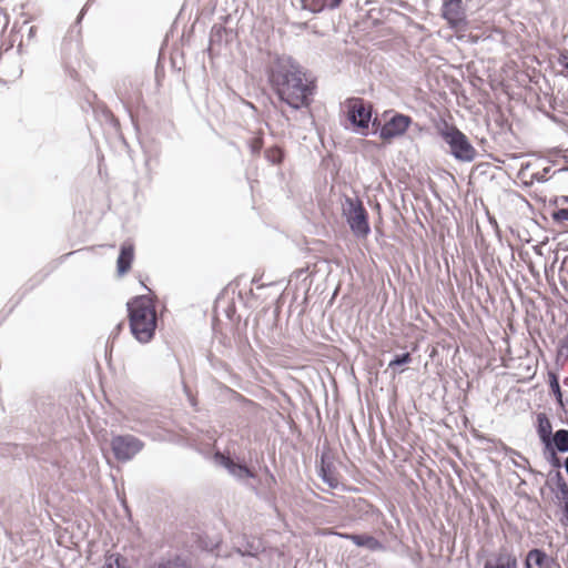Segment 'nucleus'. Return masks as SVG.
Here are the masks:
<instances>
[{
	"label": "nucleus",
	"instance_id": "f257e3e1",
	"mask_svg": "<svg viewBox=\"0 0 568 568\" xmlns=\"http://www.w3.org/2000/svg\"><path fill=\"white\" fill-rule=\"evenodd\" d=\"M266 75L278 99L292 109L300 110L312 103L315 84L292 57L275 54L266 67Z\"/></svg>",
	"mask_w": 568,
	"mask_h": 568
},
{
	"label": "nucleus",
	"instance_id": "f03ea898",
	"mask_svg": "<svg viewBox=\"0 0 568 568\" xmlns=\"http://www.w3.org/2000/svg\"><path fill=\"white\" fill-rule=\"evenodd\" d=\"M132 335L140 343H149L156 329V311L153 300L148 295L135 296L126 304Z\"/></svg>",
	"mask_w": 568,
	"mask_h": 568
},
{
	"label": "nucleus",
	"instance_id": "7ed1b4c3",
	"mask_svg": "<svg viewBox=\"0 0 568 568\" xmlns=\"http://www.w3.org/2000/svg\"><path fill=\"white\" fill-rule=\"evenodd\" d=\"M439 135L449 146V154L459 162L470 163L477 156V151L469 139L457 126L444 124L439 129Z\"/></svg>",
	"mask_w": 568,
	"mask_h": 568
},
{
	"label": "nucleus",
	"instance_id": "20e7f679",
	"mask_svg": "<svg viewBox=\"0 0 568 568\" xmlns=\"http://www.w3.org/2000/svg\"><path fill=\"white\" fill-rule=\"evenodd\" d=\"M343 215L352 233L357 239H366L371 233L368 213L358 197L346 196L343 204Z\"/></svg>",
	"mask_w": 568,
	"mask_h": 568
},
{
	"label": "nucleus",
	"instance_id": "39448f33",
	"mask_svg": "<svg viewBox=\"0 0 568 568\" xmlns=\"http://www.w3.org/2000/svg\"><path fill=\"white\" fill-rule=\"evenodd\" d=\"M373 106L361 98L347 100V120L354 128V132L367 135V130L372 121Z\"/></svg>",
	"mask_w": 568,
	"mask_h": 568
},
{
	"label": "nucleus",
	"instance_id": "423d86ee",
	"mask_svg": "<svg viewBox=\"0 0 568 568\" xmlns=\"http://www.w3.org/2000/svg\"><path fill=\"white\" fill-rule=\"evenodd\" d=\"M114 458L120 463L132 460L144 448V443L131 434L114 435L110 443Z\"/></svg>",
	"mask_w": 568,
	"mask_h": 568
},
{
	"label": "nucleus",
	"instance_id": "0eeeda50",
	"mask_svg": "<svg viewBox=\"0 0 568 568\" xmlns=\"http://www.w3.org/2000/svg\"><path fill=\"white\" fill-rule=\"evenodd\" d=\"M388 114H390V118L386 120L378 130V135L384 141H390L404 135L413 123V119L407 114L398 113L393 110L384 113V115Z\"/></svg>",
	"mask_w": 568,
	"mask_h": 568
},
{
	"label": "nucleus",
	"instance_id": "6e6552de",
	"mask_svg": "<svg viewBox=\"0 0 568 568\" xmlns=\"http://www.w3.org/2000/svg\"><path fill=\"white\" fill-rule=\"evenodd\" d=\"M214 459L237 480L243 481L248 478H255L254 471H252L245 464L236 463L231 456H226L217 452L214 455Z\"/></svg>",
	"mask_w": 568,
	"mask_h": 568
},
{
	"label": "nucleus",
	"instance_id": "1a4fd4ad",
	"mask_svg": "<svg viewBox=\"0 0 568 568\" xmlns=\"http://www.w3.org/2000/svg\"><path fill=\"white\" fill-rule=\"evenodd\" d=\"M443 18L450 28L457 29L466 23L463 0H443Z\"/></svg>",
	"mask_w": 568,
	"mask_h": 568
},
{
	"label": "nucleus",
	"instance_id": "9d476101",
	"mask_svg": "<svg viewBox=\"0 0 568 568\" xmlns=\"http://www.w3.org/2000/svg\"><path fill=\"white\" fill-rule=\"evenodd\" d=\"M234 32L232 29L225 28L223 24L215 23L210 32L209 52H220L223 47L233 40Z\"/></svg>",
	"mask_w": 568,
	"mask_h": 568
},
{
	"label": "nucleus",
	"instance_id": "9b49d317",
	"mask_svg": "<svg viewBox=\"0 0 568 568\" xmlns=\"http://www.w3.org/2000/svg\"><path fill=\"white\" fill-rule=\"evenodd\" d=\"M343 537L352 540L354 545L358 547H366L372 551L384 549V545L378 539L368 534H345Z\"/></svg>",
	"mask_w": 568,
	"mask_h": 568
},
{
	"label": "nucleus",
	"instance_id": "f8f14e48",
	"mask_svg": "<svg viewBox=\"0 0 568 568\" xmlns=\"http://www.w3.org/2000/svg\"><path fill=\"white\" fill-rule=\"evenodd\" d=\"M537 434L539 439L545 445V447H549L552 443V426L545 413L537 414Z\"/></svg>",
	"mask_w": 568,
	"mask_h": 568
},
{
	"label": "nucleus",
	"instance_id": "ddd939ff",
	"mask_svg": "<svg viewBox=\"0 0 568 568\" xmlns=\"http://www.w3.org/2000/svg\"><path fill=\"white\" fill-rule=\"evenodd\" d=\"M134 257V247L132 244H123L116 261L119 275H124L130 268Z\"/></svg>",
	"mask_w": 568,
	"mask_h": 568
},
{
	"label": "nucleus",
	"instance_id": "4468645a",
	"mask_svg": "<svg viewBox=\"0 0 568 568\" xmlns=\"http://www.w3.org/2000/svg\"><path fill=\"white\" fill-rule=\"evenodd\" d=\"M548 377H549V387H550L552 395L555 396L557 404L565 413H568V399L564 398L562 390H561L560 384H559L558 375L554 372H549Z\"/></svg>",
	"mask_w": 568,
	"mask_h": 568
},
{
	"label": "nucleus",
	"instance_id": "2eb2a0df",
	"mask_svg": "<svg viewBox=\"0 0 568 568\" xmlns=\"http://www.w3.org/2000/svg\"><path fill=\"white\" fill-rule=\"evenodd\" d=\"M484 568H517V558L509 552H500L494 561H486Z\"/></svg>",
	"mask_w": 568,
	"mask_h": 568
},
{
	"label": "nucleus",
	"instance_id": "dca6fc26",
	"mask_svg": "<svg viewBox=\"0 0 568 568\" xmlns=\"http://www.w3.org/2000/svg\"><path fill=\"white\" fill-rule=\"evenodd\" d=\"M529 560L532 561L534 566L538 568H551L554 560L547 556V554L539 548H534L527 552Z\"/></svg>",
	"mask_w": 568,
	"mask_h": 568
},
{
	"label": "nucleus",
	"instance_id": "f3484780",
	"mask_svg": "<svg viewBox=\"0 0 568 568\" xmlns=\"http://www.w3.org/2000/svg\"><path fill=\"white\" fill-rule=\"evenodd\" d=\"M552 438V447L559 453H568V429L561 428L555 432Z\"/></svg>",
	"mask_w": 568,
	"mask_h": 568
},
{
	"label": "nucleus",
	"instance_id": "a211bd4d",
	"mask_svg": "<svg viewBox=\"0 0 568 568\" xmlns=\"http://www.w3.org/2000/svg\"><path fill=\"white\" fill-rule=\"evenodd\" d=\"M332 465L329 463L325 462L324 455L321 458V466L318 475L321 479L327 484L329 487L335 488L337 487V479L332 475L331 473Z\"/></svg>",
	"mask_w": 568,
	"mask_h": 568
},
{
	"label": "nucleus",
	"instance_id": "6ab92c4d",
	"mask_svg": "<svg viewBox=\"0 0 568 568\" xmlns=\"http://www.w3.org/2000/svg\"><path fill=\"white\" fill-rule=\"evenodd\" d=\"M261 551V545L260 542H247L246 547L244 549L242 548H235L234 552L241 557H257V555Z\"/></svg>",
	"mask_w": 568,
	"mask_h": 568
},
{
	"label": "nucleus",
	"instance_id": "aec40b11",
	"mask_svg": "<svg viewBox=\"0 0 568 568\" xmlns=\"http://www.w3.org/2000/svg\"><path fill=\"white\" fill-rule=\"evenodd\" d=\"M265 158L272 164H280L284 159V152L278 146H272L265 150Z\"/></svg>",
	"mask_w": 568,
	"mask_h": 568
},
{
	"label": "nucleus",
	"instance_id": "412c9836",
	"mask_svg": "<svg viewBox=\"0 0 568 568\" xmlns=\"http://www.w3.org/2000/svg\"><path fill=\"white\" fill-rule=\"evenodd\" d=\"M549 215L556 223H564L568 221V207L566 206H555L549 210Z\"/></svg>",
	"mask_w": 568,
	"mask_h": 568
},
{
	"label": "nucleus",
	"instance_id": "4be33fe9",
	"mask_svg": "<svg viewBox=\"0 0 568 568\" xmlns=\"http://www.w3.org/2000/svg\"><path fill=\"white\" fill-rule=\"evenodd\" d=\"M546 450V459L548 463L554 467L559 469L562 464L560 458L557 456V453H559L557 449L552 447V444L549 447H545Z\"/></svg>",
	"mask_w": 568,
	"mask_h": 568
},
{
	"label": "nucleus",
	"instance_id": "5701e85b",
	"mask_svg": "<svg viewBox=\"0 0 568 568\" xmlns=\"http://www.w3.org/2000/svg\"><path fill=\"white\" fill-rule=\"evenodd\" d=\"M412 362V355L406 352L402 354H397L394 356V358L389 362L388 367H397L403 366L406 364H409Z\"/></svg>",
	"mask_w": 568,
	"mask_h": 568
},
{
	"label": "nucleus",
	"instance_id": "b1692460",
	"mask_svg": "<svg viewBox=\"0 0 568 568\" xmlns=\"http://www.w3.org/2000/svg\"><path fill=\"white\" fill-rule=\"evenodd\" d=\"M560 357H564L565 361L568 359V334L565 335L558 343L557 359Z\"/></svg>",
	"mask_w": 568,
	"mask_h": 568
},
{
	"label": "nucleus",
	"instance_id": "393cba45",
	"mask_svg": "<svg viewBox=\"0 0 568 568\" xmlns=\"http://www.w3.org/2000/svg\"><path fill=\"white\" fill-rule=\"evenodd\" d=\"M151 568H183V566L181 565L180 558L178 557L175 559L162 560Z\"/></svg>",
	"mask_w": 568,
	"mask_h": 568
},
{
	"label": "nucleus",
	"instance_id": "a878e982",
	"mask_svg": "<svg viewBox=\"0 0 568 568\" xmlns=\"http://www.w3.org/2000/svg\"><path fill=\"white\" fill-rule=\"evenodd\" d=\"M325 8H328V2H326V0H312L310 10L314 13H317L323 11Z\"/></svg>",
	"mask_w": 568,
	"mask_h": 568
},
{
	"label": "nucleus",
	"instance_id": "bb28decb",
	"mask_svg": "<svg viewBox=\"0 0 568 568\" xmlns=\"http://www.w3.org/2000/svg\"><path fill=\"white\" fill-rule=\"evenodd\" d=\"M551 171V168L550 166H547L541 172H537L535 173L532 176L536 181L538 182H546L548 181V174L550 173Z\"/></svg>",
	"mask_w": 568,
	"mask_h": 568
},
{
	"label": "nucleus",
	"instance_id": "cd10ccee",
	"mask_svg": "<svg viewBox=\"0 0 568 568\" xmlns=\"http://www.w3.org/2000/svg\"><path fill=\"white\" fill-rule=\"evenodd\" d=\"M265 474H266V478H265L264 484H265L266 488L271 491L272 487L276 484V478H275L274 474L271 473L267 467L265 468Z\"/></svg>",
	"mask_w": 568,
	"mask_h": 568
},
{
	"label": "nucleus",
	"instance_id": "c85d7f7f",
	"mask_svg": "<svg viewBox=\"0 0 568 568\" xmlns=\"http://www.w3.org/2000/svg\"><path fill=\"white\" fill-rule=\"evenodd\" d=\"M262 146H263V142H262V139H260V138H255L250 142V149L253 154L260 153V151L262 150Z\"/></svg>",
	"mask_w": 568,
	"mask_h": 568
},
{
	"label": "nucleus",
	"instance_id": "c756f323",
	"mask_svg": "<svg viewBox=\"0 0 568 568\" xmlns=\"http://www.w3.org/2000/svg\"><path fill=\"white\" fill-rule=\"evenodd\" d=\"M552 480L555 481V485L557 487V489H559V487L564 486V485H567L565 478L562 477L561 473L559 470H557L552 477Z\"/></svg>",
	"mask_w": 568,
	"mask_h": 568
},
{
	"label": "nucleus",
	"instance_id": "7c9ffc66",
	"mask_svg": "<svg viewBox=\"0 0 568 568\" xmlns=\"http://www.w3.org/2000/svg\"><path fill=\"white\" fill-rule=\"evenodd\" d=\"M562 516L560 518V523L562 526L568 527V503L562 505Z\"/></svg>",
	"mask_w": 568,
	"mask_h": 568
},
{
	"label": "nucleus",
	"instance_id": "2f4dec72",
	"mask_svg": "<svg viewBox=\"0 0 568 568\" xmlns=\"http://www.w3.org/2000/svg\"><path fill=\"white\" fill-rule=\"evenodd\" d=\"M72 47L78 48L79 42L75 41V43H73L71 40L64 39V41L62 43V51L63 52L71 51Z\"/></svg>",
	"mask_w": 568,
	"mask_h": 568
},
{
	"label": "nucleus",
	"instance_id": "473e14b6",
	"mask_svg": "<svg viewBox=\"0 0 568 568\" xmlns=\"http://www.w3.org/2000/svg\"><path fill=\"white\" fill-rule=\"evenodd\" d=\"M554 205L555 206H566V207H568V196H566V195L557 196L555 199Z\"/></svg>",
	"mask_w": 568,
	"mask_h": 568
},
{
	"label": "nucleus",
	"instance_id": "72a5a7b5",
	"mask_svg": "<svg viewBox=\"0 0 568 568\" xmlns=\"http://www.w3.org/2000/svg\"><path fill=\"white\" fill-rule=\"evenodd\" d=\"M558 490L560 491L564 504L568 503V484L559 487Z\"/></svg>",
	"mask_w": 568,
	"mask_h": 568
},
{
	"label": "nucleus",
	"instance_id": "f704fd0d",
	"mask_svg": "<svg viewBox=\"0 0 568 568\" xmlns=\"http://www.w3.org/2000/svg\"><path fill=\"white\" fill-rule=\"evenodd\" d=\"M343 0H331L328 2V9L334 10L339 7Z\"/></svg>",
	"mask_w": 568,
	"mask_h": 568
},
{
	"label": "nucleus",
	"instance_id": "c9c22d12",
	"mask_svg": "<svg viewBox=\"0 0 568 568\" xmlns=\"http://www.w3.org/2000/svg\"><path fill=\"white\" fill-rule=\"evenodd\" d=\"M372 125L375 128L374 134H378V130L382 125L381 121L378 119H374L371 121Z\"/></svg>",
	"mask_w": 568,
	"mask_h": 568
},
{
	"label": "nucleus",
	"instance_id": "e433bc0d",
	"mask_svg": "<svg viewBox=\"0 0 568 568\" xmlns=\"http://www.w3.org/2000/svg\"><path fill=\"white\" fill-rule=\"evenodd\" d=\"M87 6H88V3H87V4L84 6V8L80 11V14H79V17H78V19H77V23H80V22H81V20H82V18H83V16H84V13H85V8H87Z\"/></svg>",
	"mask_w": 568,
	"mask_h": 568
},
{
	"label": "nucleus",
	"instance_id": "4c0bfd02",
	"mask_svg": "<svg viewBox=\"0 0 568 568\" xmlns=\"http://www.w3.org/2000/svg\"><path fill=\"white\" fill-rule=\"evenodd\" d=\"M534 567V564L531 560H529V557L526 555V559H525V568H532Z\"/></svg>",
	"mask_w": 568,
	"mask_h": 568
},
{
	"label": "nucleus",
	"instance_id": "58836bf2",
	"mask_svg": "<svg viewBox=\"0 0 568 568\" xmlns=\"http://www.w3.org/2000/svg\"><path fill=\"white\" fill-rule=\"evenodd\" d=\"M233 554L230 552V554H225V555H222L220 551L216 554V557L217 558H226V559H230L232 558Z\"/></svg>",
	"mask_w": 568,
	"mask_h": 568
},
{
	"label": "nucleus",
	"instance_id": "ea45409f",
	"mask_svg": "<svg viewBox=\"0 0 568 568\" xmlns=\"http://www.w3.org/2000/svg\"><path fill=\"white\" fill-rule=\"evenodd\" d=\"M102 568H118L112 562H105Z\"/></svg>",
	"mask_w": 568,
	"mask_h": 568
},
{
	"label": "nucleus",
	"instance_id": "a19ab883",
	"mask_svg": "<svg viewBox=\"0 0 568 568\" xmlns=\"http://www.w3.org/2000/svg\"><path fill=\"white\" fill-rule=\"evenodd\" d=\"M564 467L566 469V473L568 475V456L566 457L565 462H564Z\"/></svg>",
	"mask_w": 568,
	"mask_h": 568
},
{
	"label": "nucleus",
	"instance_id": "79ce46f5",
	"mask_svg": "<svg viewBox=\"0 0 568 568\" xmlns=\"http://www.w3.org/2000/svg\"><path fill=\"white\" fill-rule=\"evenodd\" d=\"M212 568H223L221 565H213Z\"/></svg>",
	"mask_w": 568,
	"mask_h": 568
},
{
	"label": "nucleus",
	"instance_id": "37998d69",
	"mask_svg": "<svg viewBox=\"0 0 568 568\" xmlns=\"http://www.w3.org/2000/svg\"><path fill=\"white\" fill-rule=\"evenodd\" d=\"M564 384L567 385L568 384V377L564 379Z\"/></svg>",
	"mask_w": 568,
	"mask_h": 568
},
{
	"label": "nucleus",
	"instance_id": "c03bdc74",
	"mask_svg": "<svg viewBox=\"0 0 568 568\" xmlns=\"http://www.w3.org/2000/svg\"><path fill=\"white\" fill-rule=\"evenodd\" d=\"M535 251H536V253L540 254V251L538 250L537 246L535 247Z\"/></svg>",
	"mask_w": 568,
	"mask_h": 568
}]
</instances>
